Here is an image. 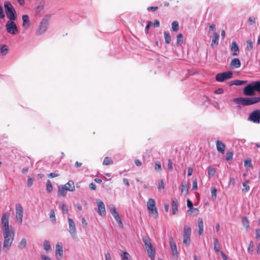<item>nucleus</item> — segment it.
Here are the masks:
<instances>
[{
	"instance_id": "obj_28",
	"label": "nucleus",
	"mask_w": 260,
	"mask_h": 260,
	"mask_svg": "<svg viewBox=\"0 0 260 260\" xmlns=\"http://www.w3.org/2000/svg\"><path fill=\"white\" fill-rule=\"evenodd\" d=\"M181 193L184 195H187L188 193V185L185 183H182Z\"/></svg>"
},
{
	"instance_id": "obj_49",
	"label": "nucleus",
	"mask_w": 260,
	"mask_h": 260,
	"mask_svg": "<svg viewBox=\"0 0 260 260\" xmlns=\"http://www.w3.org/2000/svg\"><path fill=\"white\" fill-rule=\"evenodd\" d=\"M217 190L215 188H212L211 189V197L213 200H215L217 196H216Z\"/></svg>"
},
{
	"instance_id": "obj_58",
	"label": "nucleus",
	"mask_w": 260,
	"mask_h": 260,
	"mask_svg": "<svg viewBox=\"0 0 260 260\" xmlns=\"http://www.w3.org/2000/svg\"><path fill=\"white\" fill-rule=\"evenodd\" d=\"M151 24H152V23H151V21H148L147 22V24L146 25V26L145 27V31H146V33L148 32V30H149V27L151 25Z\"/></svg>"
},
{
	"instance_id": "obj_47",
	"label": "nucleus",
	"mask_w": 260,
	"mask_h": 260,
	"mask_svg": "<svg viewBox=\"0 0 260 260\" xmlns=\"http://www.w3.org/2000/svg\"><path fill=\"white\" fill-rule=\"evenodd\" d=\"M253 42H254V41H251V40H248L247 41V46H246V48L248 49V50H251L253 48Z\"/></svg>"
},
{
	"instance_id": "obj_10",
	"label": "nucleus",
	"mask_w": 260,
	"mask_h": 260,
	"mask_svg": "<svg viewBox=\"0 0 260 260\" xmlns=\"http://www.w3.org/2000/svg\"><path fill=\"white\" fill-rule=\"evenodd\" d=\"M233 73L231 71L217 74L216 76V80L218 82H222L225 80L231 79L232 77Z\"/></svg>"
},
{
	"instance_id": "obj_19",
	"label": "nucleus",
	"mask_w": 260,
	"mask_h": 260,
	"mask_svg": "<svg viewBox=\"0 0 260 260\" xmlns=\"http://www.w3.org/2000/svg\"><path fill=\"white\" fill-rule=\"evenodd\" d=\"M22 19L23 21L22 26L27 29L30 25L29 16L27 15H23L22 17Z\"/></svg>"
},
{
	"instance_id": "obj_22",
	"label": "nucleus",
	"mask_w": 260,
	"mask_h": 260,
	"mask_svg": "<svg viewBox=\"0 0 260 260\" xmlns=\"http://www.w3.org/2000/svg\"><path fill=\"white\" fill-rule=\"evenodd\" d=\"M230 66L232 68H239L241 66V62L238 58H234L230 63Z\"/></svg>"
},
{
	"instance_id": "obj_29",
	"label": "nucleus",
	"mask_w": 260,
	"mask_h": 260,
	"mask_svg": "<svg viewBox=\"0 0 260 260\" xmlns=\"http://www.w3.org/2000/svg\"><path fill=\"white\" fill-rule=\"evenodd\" d=\"M187 205L188 206V207H189V209L187 210V212H189L190 211H191V210H196L197 211V214H198L199 213V210L197 209V208H194L193 207V205H192V203L191 202V201L188 199L187 200Z\"/></svg>"
},
{
	"instance_id": "obj_2",
	"label": "nucleus",
	"mask_w": 260,
	"mask_h": 260,
	"mask_svg": "<svg viewBox=\"0 0 260 260\" xmlns=\"http://www.w3.org/2000/svg\"><path fill=\"white\" fill-rule=\"evenodd\" d=\"M233 101L238 105L243 106H250L260 102V97H241L234 99Z\"/></svg>"
},
{
	"instance_id": "obj_34",
	"label": "nucleus",
	"mask_w": 260,
	"mask_h": 260,
	"mask_svg": "<svg viewBox=\"0 0 260 260\" xmlns=\"http://www.w3.org/2000/svg\"><path fill=\"white\" fill-rule=\"evenodd\" d=\"M164 34L166 43L169 44L171 41V37L169 32L165 31Z\"/></svg>"
},
{
	"instance_id": "obj_30",
	"label": "nucleus",
	"mask_w": 260,
	"mask_h": 260,
	"mask_svg": "<svg viewBox=\"0 0 260 260\" xmlns=\"http://www.w3.org/2000/svg\"><path fill=\"white\" fill-rule=\"evenodd\" d=\"M247 82V81H243L240 80H235L231 82V85H241L243 84H245Z\"/></svg>"
},
{
	"instance_id": "obj_4",
	"label": "nucleus",
	"mask_w": 260,
	"mask_h": 260,
	"mask_svg": "<svg viewBox=\"0 0 260 260\" xmlns=\"http://www.w3.org/2000/svg\"><path fill=\"white\" fill-rule=\"evenodd\" d=\"M191 229L189 226L186 225L184 226L183 230V244L186 246L189 245L191 241Z\"/></svg>"
},
{
	"instance_id": "obj_16",
	"label": "nucleus",
	"mask_w": 260,
	"mask_h": 260,
	"mask_svg": "<svg viewBox=\"0 0 260 260\" xmlns=\"http://www.w3.org/2000/svg\"><path fill=\"white\" fill-rule=\"evenodd\" d=\"M44 9V4L43 3H41L34 9V14L36 16H40L41 13Z\"/></svg>"
},
{
	"instance_id": "obj_11",
	"label": "nucleus",
	"mask_w": 260,
	"mask_h": 260,
	"mask_svg": "<svg viewBox=\"0 0 260 260\" xmlns=\"http://www.w3.org/2000/svg\"><path fill=\"white\" fill-rule=\"evenodd\" d=\"M69 221V232L73 238H75L77 235V230L76 225L74 220L71 218H68Z\"/></svg>"
},
{
	"instance_id": "obj_57",
	"label": "nucleus",
	"mask_w": 260,
	"mask_h": 260,
	"mask_svg": "<svg viewBox=\"0 0 260 260\" xmlns=\"http://www.w3.org/2000/svg\"><path fill=\"white\" fill-rule=\"evenodd\" d=\"M255 17L254 16H250L248 19V22L250 24H252L255 23Z\"/></svg>"
},
{
	"instance_id": "obj_44",
	"label": "nucleus",
	"mask_w": 260,
	"mask_h": 260,
	"mask_svg": "<svg viewBox=\"0 0 260 260\" xmlns=\"http://www.w3.org/2000/svg\"><path fill=\"white\" fill-rule=\"evenodd\" d=\"M233 153L232 152L229 151V152H226L225 160L227 161L232 160L233 159Z\"/></svg>"
},
{
	"instance_id": "obj_63",
	"label": "nucleus",
	"mask_w": 260,
	"mask_h": 260,
	"mask_svg": "<svg viewBox=\"0 0 260 260\" xmlns=\"http://www.w3.org/2000/svg\"><path fill=\"white\" fill-rule=\"evenodd\" d=\"M255 233H256V238L260 239V229H256L255 230Z\"/></svg>"
},
{
	"instance_id": "obj_1",
	"label": "nucleus",
	"mask_w": 260,
	"mask_h": 260,
	"mask_svg": "<svg viewBox=\"0 0 260 260\" xmlns=\"http://www.w3.org/2000/svg\"><path fill=\"white\" fill-rule=\"evenodd\" d=\"M9 213H5L2 215L1 219L2 229L4 237L3 249L6 252H7L11 246L15 235L14 231L11 230L9 227Z\"/></svg>"
},
{
	"instance_id": "obj_54",
	"label": "nucleus",
	"mask_w": 260,
	"mask_h": 260,
	"mask_svg": "<svg viewBox=\"0 0 260 260\" xmlns=\"http://www.w3.org/2000/svg\"><path fill=\"white\" fill-rule=\"evenodd\" d=\"M244 165H245V166H248L249 167H252V163H251V160L250 159L245 160L244 161Z\"/></svg>"
},
{
	"instance_id": "obj_17",
	"label": "nucleus",
	"mask_w": 260,
	"mask_h": 260,
	"mask_svg": "<svg viewBox=\"0 0 260 260\" xmlns=\"http://www.w3.org/2000/svg\"><path fill=\"white\" fill-rule=\"evenodd\" d=\"M216 149L219 152L222 154H224L225 145L222 141L220 140H217L216 141Z\"/></svg>"
},
{
	"instance_id": "obj_3",
	"label": "nucleus",
	"mask_w": 260,
	"mask_h": 260,
	"mask_svg": "<svg viewBox=\"0 0 260 260\" xmlns=\"http://www.w3.org/2000/svg\"><path fill=\"white\" fill-rule=\"evenodd\" d=\"M4 8L7 18L10 20H16L17 13L13 5L9 2H5Z\"/></svg>"
},
{
	"instance_id": "obj_5",
	"label": "nucleus",
	"mask_w": 260,
	"mask_h": 260,
	"mask_svg": "<svg viewBox=\"0 0 260 260\" xmlns=\"http://www.w3.org/2000/svg\"><path fill=\"white\" fill-rule=\"evenodd\" d=\"M147 207L149 213L153 214L154 217L156 218L158 216V212L154 200L151 198L149 199L147 203Z\"/></svg>"
},
{
	"instance_id": "obj_7",
	"label": "nucleus",
	"mask_w": 260,
	"mask_h": 260,
	"mask_svg": "<svg viewBox=\"0 0 260 260\" xmlns=\"http://www.w3.org/2000/svg\"><path fill=\"white\" fill-rule=\"evenodd\" d=\"M15 20H9L6 24V28L8 32L12 35H16L18 30Z\"/></svg>"
},
{
	"instance_id": "obj_8",
	"label": "nucleus",
	"mask_w": 260,
	"mask_h": 260,
	"mask_svg": "<svg viewBox=\"0 0 260 260\" xmlns=\"http://www.w3.org/2000/svg\"><path fill=\"white\" fill-rule=\"evenodd\" d=\"M23 208L22 205L19 204H16V219L17 222L21 224L22 222V218L23 216Z\"/></svg>"
},
{
	"instance_id": "obj_42",
	"label": "nucleus",
	"mask_w": 260,
	"mask_h": 260,
	"mask_svg": "<svg viewBox=\"0 0 260 260\" xmlns=\"http://www.w3.org/2000/svg\"><path fill=\"white\" fill-rule=\"evenodd\" d=\"M49 217L50 218L51 221L53 223H55L56 221V218H55V213L54 210H52L50 212V213L49 214Z\"/></svg>"
},
{
	"instance_id": "obj_6",
	"label": "nucleus",
	"mask_w": 260,
	"mask_h": 260,
	"mask_svg": "<svg viewBox=\"0 0 260 260\" xmlns=\"http://www.w3.org/2000/svg\"><path fill=\"white\" fill-rule=\"evenodd\" d=\"M48 21L46 19H42L36 31V34L40 36L45 33L48 28Z\"/></svg>"
},
{
	"instance_id": "obj_36",
	"label": "nucleus",
	"mask_w": 260,
	"mask_h": 260,
	"mask_svg": "<svg viewBox=\"0 0 260 260\" xmlns=\"http://www.w3.org/2000/svg\"><path fill=\"white\" fill-rule=\"evenodd\" d=\"M248 253L252 254L254 251V243L252 241H250L247 249Z\"/></svg>"
},
{
	"instance_id": "obj_59",
	"label": "nucleus",
	"mask_w": 260,
	"mask_h": 260,
	"mask_svg": "<svg viewBox=\"0 0 260 260\" xmlns=\"http://www.w3.org/2000/svg\"><path fill=\"white\" fill-rule=\"evenodd\" d=\"M198 188V183L197 180L193 181L192 182V189L196 190Z\"/></svg>"
},
{
	"instance_id": "obj_24",
	"label": "nucleus",
	"mask_w": 260,
	"mask_h": 260,
	"mask_svg": "<svg viewBox=\"0 0 260 260\" xmlns=\"http://www.w3.org/2000/svg\"><path fill=\"white\" fill-rule=\"evenodd\" d=\"M146 248L149 257L151 259H153L155 257V251L154 248H153L152 245L147 247H146Z\"/></svg>"
},
{
	"instance_id": "obj_41",
	"label": "nucleus",
	"mask_w": 260,
	"mask_h": 260,
	"mask_svg": "<svg viewBox=\"0 0 260 260\" xmlns=\"http://www.w3.org/2000/svg\"><path fill=\"white\" fill-rule=\"evenodd\" d=\"M143 241L146 246V247L152 245L149 237H143Z\"/></svg>"
},
{
	"instance_id": "obj_20",
	"label": "nucleus",
	"mask_w": 260,
	"mask_h": 260,
	"mask_svg": "<svg viewBox=\"0 0 260 260\" xmlns=\"http://www.w3.org/2000/svg\"><path fill=\"white\" fill-rule=\"evenodd\" d=\"M178 200L176 199L172 200V211L173 215L176 214L178 212Z\"/></svg>"
},
{
	"instance_id": "obj_48",
	"label": "nucleus",
	"mask_w": 260,
	"mask_h": 260,
	"mask_svg": "<svg viewBox=\"0 0 260 260\" xmlns=\"http://www.w3.org/2000/svg\"><path fill=\"white\" fill-rule=\"evenodd\" d=\"M154 168L155 170L157 171H159L161 170V166L160 161H157L155 162Z\"/></svg>"
},
{
	"instance_id": "obj_38",
	"label": "nucleus",
	"mask_w": 260,
	"mask_h": 260,
	"mask_svg": "<svg viewBox=\"0 0 260 260\" xmlns=\"http://www.w3.org/2000/svg\"><path fill=\"white\" fill-rule=\"evenodd\" d=\"M248 182H249V181H246L244 182L243 183V187H244L243 189H242V191L243 192H248L249 189H250V187L248 185Z\"/></svg>"
},
{
	"instance_id": "obj_62",
	"label": "nucleus",
	"mask_w": 260,
	"mask_h": 260,
	"mask_svg": "<svg viewBox=\"0 0 260 260\" xmlns=\"http://www.w3.org/2000/svg\"><path fill=\"white\" fill-rule=\"evenodd\" d=\"M209 30L214 32H215V25L214 24H212L209 26Z\"/></svg>"
},
{
	"instance_id": "obj_60",
	"label": "nucleus",
	"mask_w": 260,
	"mask_h": 260,
	"mask_svg": "<svg viewBox=\"0 0 260 260\" xmlns=\"http://www.w3.org/2000/svg\"><path fill=\"white\" fill-rule=\"evenodd\" d=\"M89 188L91 189V190H95L96 188V185L93 183H91L90 184H89Z\"/></svg>"
},
{
	"instance_id": "obj_39",
	"label": "nucleus",
	"mask_w": 260,
	"mask_h": 260,
	"mask_svg": "<svg viewBox=\"0 0 260 260\" xmlns=\"http://www.w3.org/2000/svg\"><path fill=\"white\" fill-rule=\"evenodd\" d=\"M113 164V161L111 159V158L109 157H106L103 161V164L104 165L108 166L110 165H112Z\"/></svg>"
},
{
	"instance_id": "obj_15",
	"label": "nucleus",
	"mask_w": 260,
	"mask_h": 260,
	"mask_svg": "<svg viewBox=\"0 0 260 260\" xmlns=\"http://www.w3.org/2000/svg\"><path fill=\"white\" fill-rule=\"evenodd\" d=\"M169 243L171 247V249L172 252V254L177 259L178 258V251L177 249V246L174 239L172 237L169 238Z\"/></svg>"
},
{
	"instance_id": "obj_45",
	"label": "nucleus",
	"mask_w": 260,
	"mask_h": 260,
	"mask_svg": "<svg viewBox=\"0 0 260 260\" xmlns=\"http://www.w3.org/2000/svg\"><path fill=\"white\" fill-rule=\"evenodd\" d=\"M215 174V170L214 168L209 167L208 168V175L210 177L214 176Z\"/></svg>"
},
{
	"instance_id": "obj_53",
	"label": "nucleus",
	"mask_w": 260,
	"mask_h": 260,
	"mask_svg": "<svg viewBox=\"0 0 260 260\" xmlns=\"http://www.w3.org/2000/svg\"><path fill=\"white\" fill-rule=\"evenodd\" d=\"M5 17V13L1 5H0V19H3Z\"/></svg>"
},
{
	"instance_id": "obj_61",
	"label": "nucleus",
	"mask_w": 260,
	"mask_h": 260,
	"mask_svg": "<svg viewBox=\"0 0 260 260\" xmlns=\"http://www.w3.org/2000/svg\"><path fill=\"white\" fill-rule=\"evenodd\" d=\"M33 179L31 178H28L27 180V185L28 187H30L33 184Z\"/></svg>"
},
{
	"instance_id": "obj_14",
	"label": "nucleus",
	"mask_w": 260,
	"mask_h": 260,
	"mask_svg": "<svg viewBox=\"0 0 260 260\" xmlns=\"http://www.w3.org/2000/svg\"><path fill=\"white\" fill-rule=\"evenodd\" d=\"M110 212L113 215V216L114 217L115 220L117 221V222L118 223L119 226L122 228V222L120 219V217L118 212L116 211V208L114 206H112L110 208Z\"/></svg>"
},
{
	"instance_id": "obj_37",
	"label": "nucleus",
	"mask_w": 260,
	"mask_h": 260,
	"mask_svg": "<svg viewBox=\"0 0 260 260\" xmlns=\"http://www.w3.org/2000/svg\"><path fill=\"white\" fill-rule=\"evenodd\" d=\"M46 190L48 192H51L53 190V186L52 185L50 180H48L46 183Z\"/></svg>"
},
{
	"instance_id": "obj_26",
	"label": "nucleus",
	"mask_w": 260,
	"mask_h": 260,
	"mask_svg": "<svg viewBox=\"0 0 260 260\" xmlns=\"http://www.w3.org/2000/svg\"><path fill=\"white\" fill-rule=\"evenodd\" d=\"M58 188V196L62 197H66L68 191L64 188V187H63L62 185H60Z\"/></svg>"
},
{
	"instance_id": "obj_46",
	"label": "nucleus",
	"mask_w": 260,
	"mask_h": 260,
	"mask_svg": "<svg viewBox=\"0 0 260 260\" xmlns=\"http://www.w3.org/2000/svg\"><path fill=\"white\" fill-rule=\"evenodd\" d=\"M44 249L46 250V251H48L50 249V243L47 240H45L44 242Z\"/></svg>"
},
{
	"instance_id": "obj_18",
	"label": "nucleus",
	"mask_w": 260,
	"mask_h": 260,
	"mask_svg": "<svg viewBox=\"0 0 260 260\" xmlns=\"http://www.w3.org/2000/svg\"><path fill=\"white\" fill-rule=\"evenodd\" d=\"M62 186L67 191H73L75 189L74 182L72 180L69 181L66 184Z\"/></svg>"
},
{
	"instance_id": "obj_50",
	"label": "nucleus",
	"mask_w": 260,
	"mask_h": 260,
	"mask_svg": "<svg viewBox=\"0 0 260 260\" xmlns=\"http://www.w3.org/2000/svg\"><path fill=\"white\" fill-rule=\"evenodd\" d=\"M177 42L178 44H181L183 43V35L181 34H179L177 36Z\"/></svg>"
},
{
	"instance_id": "obj_25",
	"label": "nucleus",
	"mask_w": 260,
	"mask_h": 260,
	"mask_svg": "<svg viewBox=\"0 0 260 260\" xmlns=\"http://www.w3.org/2000/svg\"><path fill=\"white\" fill-rule=\"evenodd\" d=\"M198 227H199V231H198V234L199 235H201L203 234L204 232V224L203 221L202 220V218L201 217H199L198 220Z\"/></svg>"
},
{
	"instance_id": "obj_35",
	"label": "nucleus",
	"mask_w": 260,
	"mask_h": 260,
	"mask_svg": "<svg viewBox=\"0 0 260 260\" xmlns=\"http://www.w3.org/2000/svg\"><path fill=\"white\" fill-rule=\"evenodd\" d=\"M8 47L6 45H3L1 48V53L3 55H5L8 53Z\"/></svg>"
},
{
	"instance_id": "obj_31",
	"label": "nucleus",
	"mask_w": 260,
	"mask_h": 260,
	"mask_svg": "<svg viewBox=\"0 0 260 260\" xmlns=\"http://www.w3.org/2000/svg\"><path fill=\"white\" fill-rule=\"evenodd\" d=\"M255 91L260 93V81L252 82Z\"/></svg>"
},
{
	"instance_id": "obj_56",
	"label": "nucleus",
	"mask_w": 260,
	"mask_h": 260,
	"mask_svg": "<svg viewBox=\"0 0 260 260\" xmlns=\"http://www.w3.org/2000/svg\"><path fill=\"white\" fill-rule=\"evenodd\" d=\"M164 181L162 180H161L159 183H158V189H164Z\"/></svg>"
},
{
	"instance_id": "obj_9",
	"label": "nucleus",
	"mask_w": 260,
	"mask_h": 260,
	"mask_svg": "<svg viewBox=\"0 0 260 260\" xmlns=\"http://www.w3.org/2000/svg\"><path fill=\"white\" fill-rule=\"evenodd\" d=\"M248 120L254 123H260V110H255L252 111L249 115Z\"/></svg>"
},
{
	"instance_id": "obj_51",
	"label": "nucleus",
	"mask_w": 260,
	"mask_h": 260,
	"mask_svg": "<svg viewBox=\"0 0 260 260\" xmlns=\"http://www.w3.org/2000/svg\"><path fill=\"white\" fill-rule=\"evenodd\" d=\"M62 212L63 214L68 213V209L64 203L61 204Z\"/></svg>"
},
{
	"instance_id": "obj_55",
	"label": "nucleus",
	"mask_w": 260,
	"mask_h": 260,
	"mask_svg": "<svg viewBox=\"0 0 260 260\" xmlns=\"http://www.w3.org/2000/svg\"><path fill=\"white\" fill-rule=\"evenodd\" d=\"M168 169L171 171L173 169L172 162L170 159L168 160Z\"/></svg>"
},
{
	"instance_id": "obj_27",
	"label": "nucleus",
	"mask_w": 260,
	"mask_h": 260,
	"mask_svg": "<svg viewBox=\"0 0 260 260\" xmlns=\"http://www.w3.org/2000/svg\"><path fill=\"white\" fill-rule=\"evenodd\" d=\"M62 253L63 250L61 244H57L55 246V254L56 256H57L58 255H59L60 257L62 256Z\"/></svg>"
},
{
	"instance_id": "obj_43",
	"label": "nucleus",
	"mask_w": 260,
	"mask_h": 260,
	"mask_svg": "<svg viewBox=\"0 0 260 260\" xmlns=\"http://www.w3.org/2000/svg\"><path fill=\"white\" fill-rule=\"evenodd\" d=\"M26 240L25 238H23L19 243V248L20 249H23L26 247Z\"/></svg>"
},
{
	"instance_id": "obj_64",
	"label": "nucleus",
	"mask_w": 260,
	"mask_h": 260,
	"mask_svg": "<svg viewBox=\"0 0 260 260\" xmlns=\"http://www.w3.org/2000/svg\"><path fill=\"white\" fill-rule=\"evenodd\" d=\"M193 173V169L191 167H188L187 169V175L191 176Z\"/></svg>"
},
{
	"instance_id": "obj_13",
	"label": "nucleus",
	"mask_w": 260,
	"mask_h": 260,
	"mask_svg": "<svg viewBox=\"0 0 260 260\" xmlns=\"http://www.w3.org/2000/svg\"><path fill=\"white\" fill-rule=\"evenodd\" d=\"M98 205L97 211L101 216H105L106 214L105 206L103 201L100 200H96Z\"/></svg>"
},
{
	"instance_id": "obj_40",
	"label": "nucleus",
	"mask_w": 260,
	"mask_h": 260,
	"mask_svg": "<svg viewBox=\"0 0 260 260\" xmlns=\"http://www.w3.org/2000/svg\"><path fill=\"white\" fill-rule=\"evenodd\" d=\"M172 29L174 31H177L179 30V24L176 21H174L172 23Z\"/></svg>"
},
{
	"instance_id": "obj_12",
	"label": "nucleus",
	"mask_w": 260,
	"mask_h": 260,
	"mask_svg": "<svg viewBox=\"0 0 260 260\" xmlns=\"http://www.w3.org/2000/svg\"><path fill=\"white\" fill-rule=\"evenodd\" d=\"M243 94L246 96H252L255 94V90L253 88L252 83H249L243 89Z\"/></svg>"
},
{
	"instance_id": "obj_21",
	"label": "nucleus",
	"mask_w": 260,
	"mask_h": 260,
	"mask_svg": "<svg viewBox=\"0 0 260 260\" xmlns=\"http://www.w3.org/2000/svg\"><path fill=\"white\" fill-rule=\"evenodd\" d=\"M231 50L233 52L232 55L233 56H237L239 53V47L237 43L235 41L232 42L231 44Z\"/></svg>"
},
{
	"instance_id": "obj_23",
	"label": "nucleus",
	"mask_w": 260,
	"mask_h": 260,
	"mask_svg": "<svg viewBox=\"0 0 260 260\" xmlns=\"http://www.w3.org/2000/svg\"><path fill=\"white\" fill-rule=\"evenodd\" d=\"M219 39V35L216 32L213 33V37L211 44V46H213L214 45H217L218 44Z\"/></svg>"
},
{
	"instance_id": "obj_32",
	"label": "nucleus",
	"mask_w": 260,
	"mask_h": 260,
	"mask_svg": "<svg viewBox=\"0 0 260 260\" xmlns=\"http://www.w3.org/2000/svg\"><path fill=\"white\" fill-rule=\"evenodd\" d=\"M220 249V245L218 240L217 238L214 239V249L215 251L218 252Z\"/></svg>"
},
{
	"instance_id": "obj_52",
	"label": "nucleus",
	"mask_w": 260,
	"mask_h": 260,
	"mask_svg": "<svg viewBox=\"0 0 260 260\" xmlns=\"http://www.w3.org/2000/svg\"><path fill=\"white\" fill-rule=\"evenodd\" d=\"M129 254L127 252H124L122 255V260H128Z\"/></svg>"
},
{
	"instance_id": "obj_33",
	"label": "nucleus",
	"mask_w": 260,
	"mask_h": 260,
	"mask_svg": "<svg viewBox=\"0 0 260 260\" xmlns=\"http://www.w3.org/2000/svg\"><path fill=\"white\" fill-rule=\"evenodd\" d=\"M242 222L243 225L245 227L246 231H248L249 228V224L247 218L246 217H242Z\"/></svg>"
}]
</instances>
